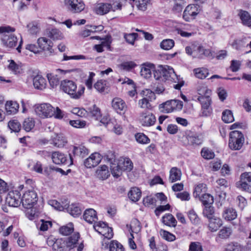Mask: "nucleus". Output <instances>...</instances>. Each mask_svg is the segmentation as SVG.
<instances>
[{
	"mask_svg": "<svg viewBox=\"0 0 251 251\" xmlns=\"http://www.w3.org/2000/svg\"><path fill=\"white\" fill-rule=\"evenodd\" d=\"M15 28L9 26H0V34H1V41L6 47L12 48L16 46L18 42L17 37L12 33Z\"/></svg>",
	"mask_w": 251,
	"mask_h": 251,
	"instance_id": "1",
	"label": "nucleus"
},
{
	"mask_svg": "<svg viewBox=\"0 0 251 251\" xmlns=\"http://www.w3.org/2000/svg\"><path fill=\"white\" fill-rule=\"evenodd\" d=\"M61 88L63 92L67 93L72 98L74 99H79L84 91V87H82L80 89L77 91L76 85L71 80H64L62 82Z\"/></svg>",
	"mask_w": 251,
	"mask_h": 251,
	"instance_id": "2",
	"label": "nucleus"
},
{
	"mask_svg": "<svg viewBox=\"0 0 251 251\" xmlns=\"http://www.w3.org/2000/svg\"><path fill=\"white\" fill-rule=\"evenodd\" d=\"M244 143V137L241 131L234 130L229 134L228 146L232 150H239Z\"/></svg>",
	"mask_w": 251,
	"mask_h": 251,
	"instance_id": "3",
	"label": "nucleus"
},
{
	"mask_svg": "<svg viewBox=\"0 0 251 251\" xmlns=\"http://www.w3.org/2000/svg\"><path fill=\"white\" fill-rule=\"evenodd\" d=\"M35 112L40 118H50L54 114V108L50 103H44L35 105Z\"/></svg>",
	"mask_w": 251,
	"mask_h": 251,
	"instance_id": "4",
	"label": "nucleus"
},
{
	"mask_svg": "<svg viewBox=\"0 0 251 251\" xmlns=\"http://www.w3.org/2000/svg\"><path fill=\"white\" fill-rule=\"evenodd\" d=\"M37 193L33 190L25 192L21 199V202L25 208L31 209L37 203Z\"/></svg>",
	"mask_w": 251,
	"mask_h": 251,
	"instance_id": "5",
	"label": "nucleus"
},
{
	"mask_svg": "<svg viewBox=\"0 0 251 251\" xmlns=\"http://www.w3.org/2000/svg\"><path fill=\"white\" fill-rule=\"evenodd\" d=\"M43 152L45 155L50 156L53 162L55 164L58 165L72 164V159L71 155L70 156V159H67L64 154L59 151H54L51 154L46 151H43Z\"/></svg>",
	"mask_w": 251,
	"mask_h": 251,
	"instance_id": "6",
	"label": "nucleus"
},
{
	"mask_svg": "<svg viewBox=\"0 0 251 251\" xmlns=\"http://www.w3.org/2000/svg\"><path fill=\"white\" fill-rule=\"evenodd\" d=\"M201 11L200 5L189 4L185 8L183 12V18L187 22H190L195 19Z\"/></svg>",
	"mask_w": 251,
	"mask_h": 251,
	"instance_id": "7",
	"label": "nucleus"
},
{
	"mask_svg": "<svg viewBox=\"0 0 251 251\" xmlns=\"http://www.w3.org/2000/svg\"><path fill=\"white\" fill-rule=\"evenodd\" d=\"M121 6L120 3H117L116 5H112L109 3L101 2L96 5L95 11L97 14L103 15L107 14L110 10L115 11L116 9H120Z\"/></svg>",
	"mask_w": 251,
	"mask_h": 251,
	"instance_id": "8",
	"label": "nucleus"
},
{
	"mask_svg": "<svg viewBox=\"0 0 251 251\" xmlns=\"http://www.w3.org/2000/svg\"><path fill=\"white\" fill-rule=\"evenodd\" d=\"M144 97L139 100L138 104L142 108L151 109V105L150 101L155 99V95L154 92L149 89H146L143 91Z\"/></svg>",
	"mask_w": 251,
	"mask_h": 251,
	"instance_id": "9",
	"label": "nucleus"
},
{
	"mask_svg": "<svg viewBox=\"0 0 251 251\" xmlns=\"http://www.w3.org/2000/svg\"><path fill=\"white\" fill-rule=\"evenodd\" d=\"M93 227L96 231L105 238L110 239L113 237V230L112 228L108 226L105 223L99 222L94 224Z\"/></svg>",
	"mask_w": 251,
	"mask_h": 251,
	"instance_id": "10",
	"label": "nucleus"
},
{
	"mask_svg": "<svg viewBox=\"0 0 251 251\" xmlns=\"http://www.w3.org/2000/svg\"><path fill=\"white\" fill-rule=\"evenodd\" d=\"M238 187L251 193V173L245 172L240 176V180L237 183Z\"/></svg>",
	"mask_w": 251,
	"mask_h": 251,
	"instance_id": "11",
	"label": "nucleus"
},
{
	"mask_svg": "<svg viewBox=\"0 0 251 251\" xmlns=\"http://www.w3.org/2000/svg\"><path fill=\"white\" fill-rule=\"evenodd\" d=\"M139 120L141 124L144 126H151L156 122L155 116L151 112L147 110L140 113Z\"/></svg>",
	"mask_w": 251,
	"mask_h": 251,
	"instance_id": "12",
	"label": "nucleus"
},
{
	"mask_svg": "<svg viewBox=\"0 0 251 251\" xmlns=\"http://www.w3.org/2000/svg\"><path fill=\"white\" fill-rule=\"evenodd\" d=\"M198 100L201 105V116L207 117L210 116L212 112V108L210 106L211 99L210 97H199L198 98Z\"/></svg>",
	"mask_w": 251,
	"mask_h": 251,
	"instance_id": "13",
	"label": "nucleus"
},
{
	"mask_svg": "<svg viewBox=\"0 0 251 251\" xmlns=\"http://www.w3.org/2000/svg\"><path fill=\"white\" fill-rule=\"evenodd\" d=\"M6 202L12 207H18L21 203V194L17 191H10L6 198Z\"/></svg>",
	"mask_w": 251,
	"mask_h": 251,
	"instance_id": "14",
	"label": "nucleus"
},
{
	"mask_svg": "<svg viewBox=\"0 0 251 251\" xmlns=\"http://www.w3.org/2000/svg\"><path fill=\"white\" fill-rule=\"evenodd\" d=\"M79 239V233H75L73 235L70 236L66 240V243H67V247L70 251L71 250L74 249L77 247V251H82L84 246L83 243L81 242L80 244L78 243V239Z\"/></svg>",
	"mask_w": 251,
	"mask_h": 251,
	"instance_id": "15",
	"label": "nucleus"
},
{
	"mask_svg": "<svg viewBox=\"0 0 251 251\" xmlns=\"http://www.w3.org/2000/svg\"><path fill=\"white\" fill-rule=\"evenodd\" d=\"M66 4L72 13H80L85 8V4L82 0H66Z\"/></svg>",
	"mask_w": 251,
	"mask_h": 251,
	"instance_id": "16",
	"label": "nucleus"
},
{
	"mask_svg": "<svg viewBox=\"0 0 251 251\" xmlns=\"http://www.w3.org/2000/svg\"><path fill=\"white\" fill-rule=\"evenodd\" d=\"M101 159V155L98 152L92 153L84 161L85 166L88 168H91L97 166Z\"/></svg>",
	"mask_w": 251,
	"mask_h": 251,
	"instance_id": "17",
	"label": "nucleus"
},
{
	"mask_svg": "<svg viewBox=\"0 0 251 251\" xmlns=\"http://www.w3.org/2000/svg\"><path fill=\"white\" fill-rule=\"evenodd\" d=\"M164 73L163 82L167 81L175 83L178 82V76L172 68L168 66H164Z\"/></svg>",
	"mask_w": 251,
	"mask_h": 251,
	"instance_id": "18",
	"label": "nucleus"
},
{
	"mask_svg": "<svg viewBox=\"0 0 251 251\" xmlns=\"http://www.w3.org/2000/svg\"><path fill=\"white\" fill-rule=\"evenodd\" d=\"M113 109L120 114H124L127 110V106L125 102L121 98H115L112 101Z\"/></svg>",
	"mask_w": 251,
	"mask_h": 251,
	"instance_id": "19",
	"label": "nucleus"
},
{
	"mask_svg": "<svg viewBox=\"0 0 251 251\" xmlns=\"http://www.w3.org/2000/svg\"><path fill=\"white\" fill-rule=\"evenodd\" d=\"M39 48L43 50L49 51L50 53L53 51L52 42L45 37L39 38L37 40Z\"/></svg>",
	"mask_w": 251,
	"mask_h": 251,
	"instance_id": "20",
	"label": "nucleus"
},
{
	"mask_svg": "<svg viewBox=\"0 0 251 251\" xmlns=\"http://www.w3.org/2000/svg\"><path fill=\"white\" fill-rule=\"evenodd\" d=\"M135 224V225L137 224L138 226V229L133 228V226L131 225H130L129 226L128 225H126V226L128 228V230L130 233V236H131V237H129V240H128V244H129V247L131 249L134 250L136 248V245L135 243V242L133 241V240H132V239L134 238L133 235V232H135V233L138 232L140 230V227L139 226V221L137 220L133 221L132 222V224Z\"/></svg>",
	"mask_w": 251,
	"mask_h": 251,
	"instance_id": "21",
	"label": "nucleus"
},
{
	"mask_svg": "<svg viewBox=\"0 0 251 251\" xmlns=\"http://www.w3.org/2000/svg\"><path fill=\"white\" fill-rule=\"evenodd\" d=\"M232 232V231L231 228L223 227L219 230L215 239L216 241L219 242L221 239H227L229 238Z\"/></svg>",
	"mask_w": 251,
	"mask_h": 251,
	"instance_id": "22",
	"label": "nucleus"
},
{
	"mask_svg": "<svg viewBox=\"0 0 251 251\" xmlns=\"http://www.w3.org/2000/svg\"><path fill=\"white\" fill-rule=\"evenodd\" d=\"M53 250L54 251H70L66 240L62 238L55 239L53 245Z\"/></svg>",
	"mask_w": 251,
	"mask_h": 251,
	"instance_id": "23",
	"label": "nucleus"
},
{
	"mask_svg": "<svg viewBox=\"0 0 251 251\" xmlns=\"http://www.w3.org/2000/svg\"><path fill=\"white\" fill-rule=\"evenodd\" d=\"M238 15L244 25L251 27V16L248 12L240 9Z\"/></svg>",
	"mask_w": 251,
	"mask_h": 251,
	"instance_id": "24",
	"label": "nucleus"
},
{
	"mask_svg": "<svg viewBox=\"0 0 251 251\" xmlns=\"http://www.w3.org/2000/svg\"><path fill=\"white\" fill-rule=\"evenodd\" d=\"M83 216V219L87 222L90 224H92L98 220L96 211L93 209H88L86 210Z\"/></svg>",
	"mask_w": 251,
	"mask_h": 251,
	"instance_id": "25",
	"label": "nucleus"
},
{
	"mask_svg": "<svg viewBox=\"0 0 251 251\" xmlns=\"http://www.w3.org/2000/svg\"><path fill=\"white\" fill-rule=\"evenodd\" d=\"M222 221L219 218L215 217L209 220L208 228L211 232L216 231L222 225Z\"/></svg>",
	"mask_w": 251,
	"mask_h": 251,
	"instance_id": "26",
	"label": "nucleus"
},
{
	"mask_svg": "<svg viewBox=\"0 0 251 251\" xmlns=\"http://www.w3.org/2000/svg\"><path fill=\"white\" fill-rule=\"evenodd\" d=\"M33 84L35 88L43 90L46 88V80L42 76L37 75L33 79Z\"/></svg>",
	"mask_w": 251,
	"mask_h": 251,
	"instance_id": "27",
	"label": "nucleus"
},
{
	"mask_svg": "<svg viewBox=\"0 0 251 251\" xmlns=\"http://www.w3.org/2000/svg\"><path fill=\"white\" fill-rule=\"evenodd\" d=\"M181 176V172L176 167H173L170 171L169 180L170 182L173 183L179 180Z\"/></svg>",
	"mask_w": 251,
	"mask_h": 251,
	"instance_id": "28",
	"label": "nucleus"
},
{
	"mask_svg": "<svg viewBox=\"0 0 251 251\" xmlns=\"http://www.w3.org/2000/svg\"><path fill=\"white\" fill-rule=\"evenodd\" d=\"M129 199L132 201H137L141 196V191L137 187H132L128 193Z\"/></svg>",
	"mask_w": 251,
	"mask_h": 251,
	"instance_id": "29",
	"label": "nucleus"
},
{
	"mask_svg": "<svg viewBox=\"0 0 251 251\" xmlns=\"http://www.w3.org/2000/svg\"><path fill=\"white\" fill-rule=\"evenodd\" d=\"M237 212L233 208H226L224 211L223 216L224 219L227 221L234 220L237 217Z\"/></svg>",
	"mask_w": 251,
	"mask_h": 251,
	"instance_id": "30",
	"label": "nucleus"
},
{
	"mask_svg": "<svg viewBox=\"0 0 251 251\" xmlns=\"http://www.w3.org/2000/svg\"><path fill=\"white\" fill-rule=\"evenodd\" d=\"M52 142L55 146L61 148L64 146L67 143V140L61 134H54L52 137Z\"/></svg>",
	"mask_w": 251,
	"mask_h": 251,
	"instance_id": "31",
	"label": "nucleus"
},
{
	"mask_svg": "<svg viewBox=\"0 0 251 251\" xmlns=\"http://www.w3.org/2000/svg\"><path fill=\"white\" fill-rule=\"evenodd\" d=\"M247 39L245 37L235 39L231 46L236 50H240L247 45Z\"/></svg>",
	"mask_w": 251,
	"mask_h": 251,
	"instance_id": "32",
	"label": "nucleus"
},
{
	"mask_svg": "<svg viewBox=\"0 0 251 251\" xmlns=\"http://www.w3.org/2000/svg\"><path fill=\"white\" fill-rule=\"evenodd\" d=\"M5 109L8 114H14L19 109V104L16 101H8L5 104Z\"/></svg>",
	"mask_w": 251,
	"mask_h": 251,
	"instance_id": "33",
	"label": "nucleus"
},
{
	"mask_svg": "<svg viewBox=\"0 0 251 251\" xmlns=\"http://www.w3.org/2000/svg\"><path fill=\"white\" fill-rule=\"evenodd\" d=\"M65 209L74 217H76L80 215L82 211L79 206L76 204H72L70 205L68 204Z\"/></svg>",
	"mask_w": 251,
	"mask_h": 251,
	"instance_id": "34",
	"label": "nucleus"
},
{
	"mask_svg": "<svg viewBox=\"0 0 251 251\" xmlns=\"http://www.w3.org/2000/svg\"><path fill=\"white\" fill-rule=\"evenodd\" d=\"M98 177L102 180L106 179L110 176L108 167L106 165L101 166L96 171Z\"/></svg>",
	"mask_w": 251,
	"mask_h": 251,
	"instance_id": "35",
	"label": "nucleus"
},
{
	"mask_svg": "<svg viewBox=\"0 0 251 251\" xmlns=\"http://www.w3.org/2000/svg\"><path fill=\"white\" fill-rule=\"evenodd\" d=\"M73 152L75 155L81 158L84 157L88 153V150L83 146L74 147Z\"/></svg>",
	"mask_w": 251,
	"mask_h": 251,
	"instance_id": "36",
	"label": "nucleus"
},
{
	"mask_svg": "<svg viewBox=\"0 0 251 251\" xmlns=\"http://www.w3.org/2000/svg\"><path fill=\"white\" fill-rule=\"evenodd\" d=\"M162 222L167 226L173 227H175L177 224L176 221L171 214H167L164 216L162 217Z\"/></svg>",
	"mask_w": 251,
	"mask_h": 251,
	"instance_id": "37",
	"label": "nucleus"
},
{
	"mask_svg": "<svg viewBox=\"0 0 251 251\" xmlns=\"http://www.w3.org/2000/svg\"><path fill=\"white\" fill-rule=\"evenodd\" d=\"M110 169L112 175L114 177L118 178L122 174L123 171L119 163H113L110 165Z\"/></svg>",
	"mask_w": 251,
	"mask_h": 251,
	"instance_id": "38",
	"label": "nucleus"
},
{
	"mask_svg": "<svg viewBox=\"0 0 251 251\" xmlns=\"http://www.w3.org/2000/svg\"><path fill=\"white\" fill-rule=\"evenodd\" d=\"M206 192V184L204 183H200L195 187L193 192V195L195 198H199L202 194H204Z\"/></svg>",
	"mask_w": 251,
	"mask_h": 251,
	"instance_id": "39",
	"label": "nucleus"
},
{
	"mask_svg": "<svg viewBox=\"0 0 251 251\" xmlns=\"http://www.w3.org/2000/svg\"><path fill=\"white\" fill-rule=\"evenodd\" d=\"M35 126V121L32 118H27L23 123V128L26 131H30Z\"/></svg>",
	"mask_w": 251,
	"mask_h": 251,
	"instance_id": "40",
	"label": "nucleus"
},
{
	"mask_svg": "<svg viewBox=\"0 0 251 251\" xmlns=\"http://www.w3.org/2000/svg\"><path fill=\"white\" fill-rule=\"evenodd\" d=\"M47 34L49 37L53 40H61L63 38V35L61 32L56 28L49 31Z\"/></svg>",
	"mask_w": 251,
	"mask_h": 251,
	"instance_id": "41",
	"label": "nucleus"
},
{
	"mask_svg": "<svg viewBox=\"0 0 251 251\" xmlns=\"http://www.w3.org/2000/svg\"><path fill=\"white\" fill-rule=\"evenodd\" d=\"M121 165L123 171L129 172L133 168V164L131 160L128 158L124 159L121 160L119 163Z\"/></svg>",
	"mask_w": 251,
	"mask_h": 251,
	"instance_id": "42",
	"label": "nucleus"
},
{
	"mask_svg": "<svg viewBox=\"0 0 251 251\" xmlns=\"http://www.w3.org/2000/svg\"><path fill=\"white\" fill-rule=\"evenodd\" d=\"M164 74V67L162 66H160L157 69L153 71L154 78L160 82H163Z\"/></svg>",
	"mask_w": 251,
	"mask_h": 251,
	"instance_id": "43",
	"label": "nucleus"
},
{
	"mask_svg": "<svg viewBox=\"0 0 251 251\" xmlns=\"http://www.w3.org/2000/svg\"><path fill=\"white\" fill-rule=\"evenodd\" d=\"M89 114L96 120H98L101 117L100 109L96 105H93L92 107H89Z\"/></svg>",
	"mask_w": 251,
	"mask_h": 251,
	"instance_id": "44",
	"label": "nucleus"
},
{
	"mask_svg": "<svg viewBox=\"0 0 251 251\" xmlns=\"http://www.w3.org/2000/svg\"><path fill=\"white\" fill-rule=\"evenodd\" d=\"M222 118L226 123H230L234 120L232 111L228 109H226L223 112Z\"/></svg>",
	"mask_w": 251,
	"mask_h": 251,
	"instance_id": "45",
	"label": "nucleus"
},
{
	"mask_svg": "<svg viewBox=\"0 0 251 251\" xmlns=\"http://www.w3.org/2000/svg\"><path fill=\"white\" fill-rule=\"evenodd\" d=\"M194 72L196 76L200 79L205 78L209 74L208 70L203 68L195 69Z\"/></svg>",
	"mask_w": 251,
	"mask_h": 251,
	"instance_id": "46",
	"label": "nucleus"
},
{
	"mask_svg": "<svg viewBox=\"0 0 251 251\" xmlns=\"http://www.w3.org/2000/svg\"><path fill=\"white\" fill-rule=\"evenodd\" d=\"M243 247L238 243L231 242L226 247V251H243Z\"/></svg>",
	"mask_w": 251,
	"mask_h": 251,
	"instance_id": "47",
	"label": "nucleus"
},
{
	"mask_svg": "<svg viewBox=\"0 0 251 251\" xmlns=\"http://www.w3.org/2000/svg\"><path fill=\"white\" fill-rule=\"evenodd\" d=\"M188 216L191 222L194 225H199L201 220L194 209H191L188 212Z\"/></svg>",
	"mask_w": 251,
	"mask_h": 251,
	"instance_id": "48",
	"label": "nucleus"
},
{
	"mask_svg": "<svg viewBox=\"0 0 251 251\" xmlns=\"http://www.w3.org/2000/svg\"><path fill=\"white\" fill-rule=\"evenodd\" d=\"M202 214L203 216L206 217L208 220L215 217L214 207L211 206H205L203 210Z\"/></svg>",
	"mask_w": 251,
	"mask_h": 251,
	"instance_id": "49",
	"label": "nucleus"
},
{
	"mask_svg": "<svg viewBox=\"0 0 251 251\" xmlns=\"http://www.w3.org/2000/svg\"><path fill=\"white\" fill-rule=\"evenodd\" d=\"M199 199L204 205L211 204L214 202L213 197L210 194L205 193L202 194V195L199 197Z\"/></svg>",
	"mask_w": 251,
	"mask_h": 251,
	"instance_id": "50",
	"label": "nucleus"
},
{
	"mask_svg": "<svg viewBox=\"0 0 251 251\" xmlns=\"http://www.w3.org/2000/svg\"><path fill=\"white\" fill-rule=\"evenodd\" d=\"M9 128L12 131L18 132L21 128L20 123L17 120H10L8 124Z\"/></svg>",
	"mask_w": 251,
	"mask_h": 251,
	"instance_id": "51",
	"label": "nucleus"
},
{
	"mask_svg": "<svg viewBox=\"0 0 251 251\" xmlns=\"http://www.w3.org/2000/svg\"><path fill=\"white\" fill-rule=\"evenodd\" d=\"M74 230V226L72 223H69L66 226L61 227L59 229L60 233L63 235H68Z\"/></svg>",
	"mask_w": 251,
	"mask_h": 251,
	"instance_id": "52",
	"label": "nucleus"
},
{
	"mask_svg": "<svg viewBox=\"0 0 251 251\" xmlns=\"http://www.w3.org/2000/svg\"><path fill=\"white\" fill-rule=\"evenodd\" d=\"M198 94L201 95L200 97H210L211 91L204 85H200L197 87Z\"/></svg>",
	"mask_w": 251,
	"mask_h": 251,
	"instance_id": "53",
	"label": "nucleus"
},
{
	"mask_svg": "<svg viewBox=\"0 0 251 251\" xmlns=\"http://www.w3.org/2000/svg\"><path fill=\"white\" fill-rule=\"evenodd\" d=\"M123 245L117 241H111L109 245V251H124Z\"/></svg>",
	"mask_w": 251,
	"mask_h": 251,
	"instance_id": "54",
	"label": "nucleus"
},
{
	"mask_svg": "<svg viewBox=\"0 0 251 251\" xmlns=\"http://www.w3.org/2000/svg\"><path fill=\"white\" fill-rule=\"evenodd\" d=\"M175 45V42L172 39H165L163 40L160 43V47L165 50H169L171 49Z\"/></svg>",
	"mask_w": 251,
	"mask_h": 251,
	"instance_id": "55",
	"label": "nucleus"
},
{
	"mask_svg": "<svg viewBox=\"0 0 251 251\" xmlns=\"http://www.w3.org/2000/svg\"><path fill=\"white\" fill-rule=\"evenodd\" d=\"M47 77L50 84L52 88H54L59 84V79L56 75L54 76L51 74H48Z\"/></svg>",
	"mask_w": 251,
	"mask_h": 251,
	"instance_id": "56",
	"label": "nucleus"
},
{
	"mask_svg": "<svg viewBox=\"0 0 251 251\" xmlns=\"http://www.w3.org/2000/svg\"><path fill=\"white\" fill-rule=\"evenodd\" d=\"M136 141L141 144H147L149 143V138L143 133H138L135 135Z\"/></svg>",
	"mask_w": 251,
	"mask_h": 251,
	"instance_id": "57",
	"label": "nucleus"
},
{
	"mask_svg": "<svg viewBox=\"0 0 251 251\" xmlns=\"http://www.w3.org/2000/svg\"><path fill=\"white\" fill-rule=\"evenodd\" d=\"M159 108L160 111L163 113H168L173 111L172 108L170 104L169 100L159 105Z\"/></svg>",
	"mask_w": 251,
	"mask_h": 251,
	"instance_id": "58",
	"label": "nucleus"
},
{
	"mask_svg": "<svg viewBox=\"0 0 251 251\" xmlns=\"http://www.w3.org/2000/svg\"><path fill=\"white\" fill-rule=\"evenodd\" d=\"M141 75L146 78H149L151 75V71L150 66H146L145 64L142 67L141 70Z\"/></svg>",
	"mask_w": 251,
	"mask_h": 251,
	"instance_id": "59",
	"label": "nucleus"
},
{
	"mask_svg": "<svg viewBox=\"0 0 251 251\" xmlns=\"http://www.w3.org/2000/svg\"><path fill=\"white\" fill-rule=\"evenodd\" d=\"M49 204L54 207L57 210L59 211H62L65 210L66 208V206H67L68 203L66 202L65 204L62 205L61 203L58 202L56 200H51L49 201Z\"/></svg>",
	"mask_w": 251,
	"mask_h": 251,
	"instance_id": "60",
	"label": "nucleus"
},
{
	"mask_svg": "<svg viewBox=\"0 0 251 251\" xmlns=\"http://www.w3.org/2000/svg\"><path fill=\"white\" fill-rule=\"evenodd\" d=\"M111 43V38L110 36H106L104 38L100 39V45L103 48H105L108 50H110V46Z\"/></svg>",
	"mask_w": 251,
	"mask_h": 251,
	"instance_id": "61",
	"label": "nucleus"
},
{
	"mask_svg": "<svg viewBox=\"0 0 251 251\" xmlns=\"http://www.w3.org/2000/svg\"><path fill=\"white\" fill-rule=\"evenodd\" d=\"M28 31L32 34H36L39 31V28L36 23L32 22L27 25Z\"/></svg>",
	"mask_w": 251,
	"mask_h": 251,
	"instance_id": "62",
	"label": "nucleus"
},
{
	"mask_svg": "<svg viewBox=\"0 0 251 251\" xmlns=\"http://www.w3.org/2000/svg\"><path fill=\"white\" fill-rule=\"evenodd\" d=\"M202 156L206 159H211L214 157L215 154L214 152L207 149H203L201 151Z\"/></svg>",
	"mask_w": 251,
	"mask_h": 251,
	"instance_id": "63",
	"label": "nucleus"
},
{
	"mask_svg": "<svg viewBox=\"0 0 251 251\" xmlns=\"http://www.w3.org/2000/svg\"><path fill=\"white\" fill-rule=\"evenodd\" d=\"M188 251H203V249L200 243L191 242Z\"/></svg>",
	"mask_w": 251,
	"mask_h": 251,
	"instance_id": "64",
	"label": "nucleus"
}]
</instances>
